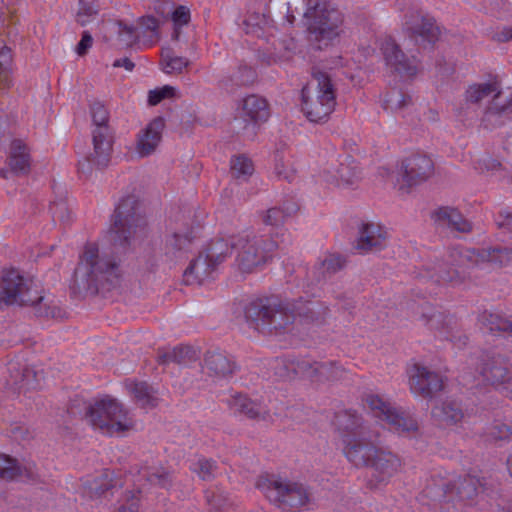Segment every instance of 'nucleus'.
I'll use <instances>...</instances> for the list:
<instances>
[{"instance_id": "nucleus-39", "label": "nucleus", "mask_w": 512, "mask_h": 512, "mask_svg": "<svg viewBox=\"0 0 512 512\" xmlns=\"http://www.w3.org/2000/svg\"><path fill=\"white\" fill-rule=\"evenodd\" d=\"M163 71L167 74H181L190 65L189 59L174 54L171 48L161 53Z\"/></svg>"}, {"instance_id": "nucleus-57", "label": "nucleus", "mask_w": 512, "mask_h": 512, "mask_svg": "<svg viewBox=\"0 0 512 512\" xmlns=\"http://www.w3.org/2000/svg\"><path fill=\"white\" fill-rule=\"evenodd\" d=\"M10 435L15 441L23 445L34 438L33 431L23 425H14L10 430Z\"/></svg>"}, {"instance_id": "nucleus-45", "label": "nucleus", "mask_w": 512, "mask_h": 512, "mask_svg": "<svg viewBox=\"0 0 512 512\" xmlns=\"http://www.w3.org/2000/svg\"><path fill=\"white\" fill-rule=\"evenodd\" d=\"M346 370L336 362H321L318 383H334L344 378Z\"/></svg>"}, {"instance_id": "nucleus-34", "label": "nucleus", "mask_w": 512, "mask_h": 512, "mask_svg": "<svg viewBox=\"0 0 512 512\" xmlns=\"http://www.w3.org/2000/svg\"><path fill=\"white\" fill-rule=\"evenodd\" d=\"M192 230L185 232L175 231L166 241V254L174 258H179L184 252L188 251L192 243Z\"/></svg>"}, {"instance_id": "nucleus-27", "label": "nucleus", "mask_w": 512, "mask_h": 512, "mask_svg": "<svg viewBox=\"0 0 512 512\" xmlns=\"http://www.w3.org/2000/svg\"><path fill=\"white\" fill-rule=\"evenodd\" d=\"M199 352L192 346L179 345L170 351H158L157 362L162 365L176 363L187 365L198 360Z\"/></svg>"}, {"instance_id": "nucleus-41", "label": "nucleus", "mask_w": 512, "mask_h": 512, "mask_svg": "<svg viewBox=\"0 0 512 512\" xmlns=\"http://www.w3.org/2000/svg\"><path fill=\"white\" fill-rule=\"evenodd\" d=\"M230 173L235 179L246 180L254 173V164L244 154L234 155L230 160Z\"/></svg>"}, {"instance_id": "nucleus-42", "label": "nucleus", "mask_w": 512, "mask_h": 512, "mask_svg": "<svg viewBox=\"0 0 512 512\" xmlns=\"http://www.w3.org/2000/svg\"><path fill=\"white\" fill-rule=\"evenodd\" d=\"M24 469L16 458L0 454V479L13 481L23 475Z\"/></svg>"}, {"instance_id": "nucleus-38", "label": "nucleus", "mask_w": 512, "mask_h": 512, "mask_svg": "<svg viewBox=\"0 0 512 512\" xmlns=\"http://www.w3.org/2000/svg\"><path fill=\"white\" fill-rule=\"evenodd\" d=\"M412 106V97L399 90L390 91L384 99L385 109L393 113H402Z\"/></svg>"}, {"instance_id": "nucleus-36", "label": "nucleus", "mask_w": 512, "mask_h": 512, "mask_svg": "<svg viewBox=\"0 0 512 512\" xmlns=\"http://www.w3.org/2000/svg\"><path fill=\"white\" fill-rule=\"evenodd\" d=\"M234 249L232 242H228L222 238L214 239L208 245L205 255L217 267L223 263L226 257Z\"/></svg>"}, {"instance_id": "nucleus-40", "label": "nucleus", "mask_w": 512, "mask_h": 512, "mask_svg": "<svg viewBox=\"0 0 512 512\" xmlns=\"http://www.w3.org/2000/svg\"><path fill=\"white\" fill-rule=\"evenodd\" d=\"M129 390L136 402L143 407H155L158 403L155 390L146 382L133 383Z\"/></svg>"}, {"instance_id": "nucleus-46", "label": "nucleus", "mask_w": 512, "mask_h": 512, "mask_svg": "<svg viewBox=\"0 0 512 512\" xmlns=\"http://www.w3.org/2000/svg\"><path fill=\"white\" fill-rule=\"evenodd\" d=\"M243 25L247 34H254L260 37L264 30L270 27V21L265 14L252 12L245 18Z\"/></svg>"}, {"instance_id": "nucleus-56", "label": "nucleus", "mask_w": 512, "mask_h": 512, "mask_svg": "<svg viewBox=\"0 0 512 512\" xmlns=\"http://www.w3.org/2000/svg\"><path fill=\"white\" fill-rule=\"evenodd\" d=\"M112 29L115 30V32L118 33V37L122 45L124 46H131L135 40V27L133 26H126L122 23H118L116 25L112 26Z\"/></svg>"}, {"instance_id": "nucleus-6", "label": "nucleus", "mask_w": 512, "mask_h": 512, "mask_svg": "<svg viewBox=\"0 0 512 512\" xmlns=\"http://www.w3.org/2000/svg\"><path fill=\"white\" fill-rule=\"evenodd\" d=\"M90 424L113 436L124 435L135 427V421L124 406L113 398H103L90 405L86 411Z\"/></svg>"}, {"instance_id": "nucleus-63", "label": "nucleus", "mask_w": 512, "mask_h": 512, "mask_svg": "<svg viewBox=\"0 0 512 512\" xmlns=\"http://www.w3.org/2000/svg\"><path fill=\"white\" fill-rule=\"evenodd\" d=\"M172 19L176 24L184 25L190 20V11L185 6L177 7L172 13Z\"/></svg>"}, {"instance_id": "nucleus-28", "label": "nucleus", "mask_w": 512, "mask_h": 512, "mask_svg": "<svg viewBox=\"0 0 512 512\" xmlns=\"http://www.w3.org/2000/svg\"><path fill=\"white\" fill-rule=\"evenodd\" d=\"M242 116L250 121L264 122L269 117L267 101L258 95H249L242 101Z\"/></svg>"}, {"instance_id": "nucleus-18", "label": "nucleus", "mask_w": 512, "mask_h": 512, "mask_svg": "<svg viewBox=\"0 0 512 512\" xmlns=\"http://www.w3.org/2000/svg\"><path fill=\"white\" fill-rule=\"evenodd\" d=\"M381 50L387 66L395 72L407 76L416 74L417 67L414 59L406 57L394 39L386 38L382 43Z\"/></svg>"}, {"instance_id": "nucleus-26", "label": "nucleus", "mask_w": 512, "mask_h": 512, "mask_svg": "<svg viewBox=\"0 0 512 512\" xmlns=\"http://www.w3.org/2000/svg\"><path fill=\"white\" fill-rule=\"evenodd\" d=\"M432 417L443 426H454L462 422L464 413L455 401H443L432 409Z\"/></svg>"}, {"instance_id": "nucleus-21", "label": "nucleus", "mask_w": 512, "mask_h": 512, "mask_svg": "<svg viewBox=\"0 0 512 512\" xmlns=\"http://www.w3.org/2000/svg\"><path fill=\"white\" fill-rule=\"evenodd\" d=\"M8 165L16 175H27L31 170L30 148L23 139L13 138L9 145Z\"/></svg>"}, {"instance_id": "nucleus-3", "label": "nucleus", "mask_w": 512, "mask_h": 512, "mask_svg": "<svg viewBox=\"0 0 512 512\" xmlns=\"http://www.w3.org/2000/svg\"><path fill=\"white\" fill-rule=\"evenodd\" d=\"M484 252L450 249L447 254L425 266L427 277L439 285L458 286L470 279L465 268L477 266L486 260Z\"/></svg>"}, {"instance_id": "nucleus-49", "label": "nucleus", "mask_w": 512, "mask_h": 512, "mask_svg": "<svg viewBox=\"0 0 512 512\" xmlns=\"http://www.w3.org/2000/svg\"><path fill=\"white\" fill-rule=\"evenodd\" d=\"M272 45L274 51L270 52L268 56V64L289 59L290 52L294 49V43L292 39L289 41H274Z\"/></svg>"}, {"instance_id": "nucleus-8", "label": "nucleus", "mask_w": 512, "mask_h": 512, "mask_svg": "<svg viewBox=\"0 0 512 512\" xmlns=\"http://www.w3.org/2000/svg\"><path fill=\"white\" fill-rule=\"evenodd\" d=\"M256 485L282 510L300 508L309 502V493L303 484L277 474L261 475Z\"/></svg>"}, {"instance_id": "nucleus-51", "label": "nucleus", "mask_w": 512, "mask_h": 512, "mask_svg": "<svg viewBox=\"0 0 512 512\" xmlns=\"http://www.w3.org/2000/svg\"><path fill=\"white\" fill-rule=\"evenodd\" d=\"M11 71L12 53L10 48L5 46L0 50V85L6 87L10 84Z\"/></svg>"}, {"instance_id": "nucleus-47", "label": "nucleus", "mask_w": 512, "mask_h": 512, "mask_svg": "<svg viewBox=\"0 0 512 512\" xmlns=\"http://www.w3.org/2000/svg\"><path fill=\"white\" fill-rule=\"evenodd\" d=\"M366 403L374 412L375 416L384 421L388 420V416H390L395 409L390 403L384 401L381 397L375 394L367 395Z\"/></svg>"}, {"instance_id": "nucleus-14", "label": "nucleus", "mask_w": 512, "mask_h": 512, "mask_svg": "<svg viewBox=\"0 0 512 512\" xmlns=\"http://www.w3.org/2000/svg\"><path fill=\"white\" fill-rule=\"evenodd\" d=\"M410 390L417 396L432 399L444 389L443 377L418 363L409 369Z\"/></svg>"}, {"instance_id": "nucleus-2", "label": "nucleus", "mask_w": 512, "mask_h": 512, "mask_svg": "<svg viewBox=\"0 0 512 512\" xmlns=\"http://www.w3.org/2000/svg\"><path fill=\"white\" fill-rule=\"evenodd\" d=\"M90 114L94 126L91 132L93 147L85 159L79 162V170L85 175H91L94 169L102 170L108 166L114 143L113 130L109 124L110 116L104 103L93 100Z\"/></svg>"}, {"instance_id": "nucleus-60", "label": "nucleus", "mask_w": 512, "mask_h": 512, "mask_svg": "<svg viewBox=\"0 0 512 512\" xmlns=\"http://www.w3.org/2000/svg\"><path fill=\"white\" fill-rule=\"evenodd\" d=\"M174 94L175 88L167 85L159 90L150 91L148 101L151 105H156L165 98L173 97Z\"/></svg>"}, {"instance_id": "nucleus-7", "label": "nucleus", "mask_w": 512, "mask_h": 512, "mask_svg": "<svg viewBox=\"0 0 512 512\" xmlns=\"http://www.w3.org/2000/svg\"><path fill=\"white\" fill-rule=\"evenodd\" d=\"M308 31V40L316 50H321L338 37L342 23L340 13L329 8L326 3L309 6L304 14Z\"/></svg>"}, {"instance_id": "nucleus-24", "label": "nucleus", "mask_w": 512, "mask_h": 512, "mask_svg": "<svg viewBox=\"0 0 512 512\" xmlns=\"http://www.w3.org/2000/svg\"><path fill=\"white\" fill-rule=\"evenodd\" d=\"M432 217L436 223L451 230L467 233L472 229L471 224L463 218L457 209L452 207H440L432 213Z\"/></svg>"}, {"instance_id": "nucleus-22", "label": "nucleus", "mask_w": 512, "mask_h": 512, "mask_svg": "<svg viewBox=\"0 0 512 512\" xmlns=\"http://www.w3.org/2000/svg\"><path fill=\"white\" fill-rule=\"evenodd\" d=\"M294 314L301 322L306 324H322L329 313V308L323 302L303 300L302 298L293 304Z\"/></svg>"}, {"instance_id": "nucleus-4", "label": "nucleus", "mask_w": 512, "mask_h": 512, "mask_svg": "<svg viewBox=\"0 0 512 512\" xmlns=\"http://www.w3.org/2000/svg\"><path fill=\"white\" fill-rule=\"evenodd\" d=\"M336 106V91L330 75L313 69L312 79L302 89V111L310 122L324 123Z\"/></svg>"}, {"instance_id": "nucleus-5", "label": "nucleus", "mask_w": 512, "mask_h": 512, "mask_svg": "<svg viewBox=\"0 0 512 512\" xmlns=\"http://www.w3.org/2000/svg\"><path fill=\"white\" fill-rule=\"evenodd\" d=\"M246 316L264 335L287 333L295 321L293 305L286 302H253L247 307Z\"/></svg>"}, {"instance_id": "nucleus-32", "label": "nucleus", "mask_w": 512, "mask_h": 512, "mask_svg": "<svg viewBox=\"0 0 512 512\" xmlns=\"http://www.w3.org/2000/svg\"><path fill=\"white\" fill-rule=\"evenodd\" d=\"M204 364L210 374L218 377H225L234 370L233 363L220 352H208Z\"/></svg>"}, {"instance_id": "nucleus-9", "label": "nucleus", "mask_w": 512, "mask_h": 512, "mask_svg": "<svg viewBox=\"0 0 512 512\" xmlns=\"http://www.w3.org/2000/svg\"><path fill=\"white\" fill-rule=\"evenodd\" d=\"M44 296L31 279H27L15 270L7 271L0 279V307L37 306Z\"/></svg>"}, {"instance_id": "nucleus-17", "label": "nucleus", "mask_w": 512, "mask_h": 512, "mask_svg": "<svg viewBox=\"0 0 512 512\" xmlns=\"http://www.w3.org/2000/svg\"><path fill=\"white\" fill-rule=\"evenodd\" d=\"M433 161L424 154H413L401 162V176L407 187L418 185L433 174Z\"/></svg>"}, {"instance_id": "nucleus-1", "label": "nucleus", "mask_w": 512, "mask_h": 512, "mask_svg": "<svg viewBox=\"0 0 512 512\" xmlns=\"http://www.w3.org/2000/svg\"><path fill=\"white\" fill-rule=\"evenodd\" d=\"M147 221L140 199L135 195L123 197L114 212L109 229L111 252L97 242H87L70 281V290L77 296H93L119 286L122 272L116 254L125 253L146 233Z\"/></svg>"}, {"instance_id": "nucleus-48", "label": "nucleus", "mask_w": 512, "mask_h": 512, "mask_svg": "<svg viewBox=\"0 0 512 512\" xmlns=\"http://www.w3.org/2000/svg\"><path fill=\"white\" fill-rule=\"evenodd\" d=\"M115 487H122V482L115 478V474L112 471H105L91 484V489H93L97 494H102Z\"/></svg>"}, {"instance_id": "nucleus-59", "label": "nucleus", "mask_w": 512, "mask_h": 512, "mask_svg": "<svg viewBox=\"0 0 512 512\" xmlns=\"http://www.w3.org/2000/svg\"><path fill=\"white\" fill-rule=\"evenodd\" d=\"M488 328L491 332L502 331L510 332L512 334V323L498 315H490L487 319Z\"/></svg>"}, {"instance_id": "nucleus-53", "label": "nucleus", "mask_w": 512, "mask_h": 512, "mask_svg": "<svg viewBox=\"0 0 512 512\" xmlns=\"http://www.w3.org/2000/svg\"><path fill=\"white\" fill-rule=\"evenodd\" d=\"M346 259L338 254H329L320 262V266L325 273L334 274L346 266Z\"/></svg>"}, {"instance_id": "nucleus-25", "label": "nucleus", "mask_w": 512, "mask_h": 512, "mask_svg": "<svg viewBox=\"0 0 512 512\" xmlns=\"http://www.w3.org/2000/svg\"><path fill=\"white\" fill-rule=\"evenodd\" d=\"M217 269L205 254H200L194 259L189 267L184 271V281L186 284H201L209 278Z\"/></svg>"}, {"instance_id": "nucleus-31", "label": "nucleus", "mask_w": 512, "mask_h": 512, "mask_svg": "<svg viewBox=\"0 0 512 512\" xmlns=\"http://www.w3.org/2000/svg\"><path fill=\"white\" fill-rule=\"evenodd\" d=\"M493 99L500 98L501 90L497 81H489L470 85L466 90V100L470 103H479L490 95Z\"/></svg>"}, {"instance_id": "nucleus-33", "label": "nucleus", "mask_w": 512, "mask_h": 512, "mask_svg": "<svg viewBox=\"0 0 512 512\" xmlns=\"http://www.w3.org/2000/svg\"><path fill=\"white\" fill-rule=\"evenodd\" d=\"M386 422L398 433L419 435L420 428L417 420L396 408Z\"/></svg>"}, {"instance_id": "nucleus-50", "label": "nucleus", "mask_w": 512, "mask_h": 512, "mask_svg": "<svg viewBox=\"0 0 512 512\" xmlns=\"http://www.w3.org/2000/svg\"><path fill=\"white\" fill-rule=\"evenodd\" d=\"M509 114H512V95L505 103H501L499 98L492 99L485 111L484 120L490 121L493 116L501 117Z\"/></svg>"}, {"instance_id": "nucleus-44", "label": "nucleus", "mask_w": 512, "mask_h": 512, "mask_svg": "<svg viewBox=\"0 0 512 512\" xmlns=\"http://www.w3.org/2000/svg\"><path fill=\"white\" fill-rule=\"evenodd\" d=\"M146 480L151 485L164 490H169L173 484L171 471L163 466L148 467L146 469Z\"/></svg>"}, {"instance_id": "nucleus-11", "label": "nucleus", "mask_w": 512, "mask_h": 512, "mask_svg": "<svg viewBox=\"0 0 512 512\" xmlns=\"http://www.w3.org/2000/svg\"><path fill=\"white\" fill-rule=\"evenodd\" d=\"M485 384L500 387L512 382V365L509 358L495 351H483L469 360Z\"/></svg>"}, {"instance_id": "nucleus-37", "label": "nucleus", "mask_w": 512, "mask_h": 512, "mask_svg": "<svg viewBox=\"0 0 512 512\" xmlns=\"http://www.w3.org/2000/svg\"><path fill=\"white\" fill-rule=\"evenodd\" d=\"M337 427L345 432H357L363 424L362 416L355 410L344 409L336 413Z\"/></svg>"}, {"instance_id": "nucleus-52", "label": "nucleus", "mask_w": 512, "mask_h": 512, "mask_svg": "<svg viewBox=\"0 0 512 512\" xmlns=\"http://www.w3.org/2000/svg\"><path fill=\"white\" fill-rule=\"evenodd\" d=\"M275 173L280 180L292 183L297 174L294 163L289 159H280L275 166Z\"/></svg>"}, {"instance_id": "nucleus-13", "label": "nucleus", "mask_w": 512, "mask_h": 512, "mask_svg": "<svg viewBox=\"0 0 512 512\" xmlns=\"http://www.w3.org/2000/svg\"><path fill=\"white\" fill-rule=\"evenodd\" d=\"M402 459L391 451L377 449L371 461L372 474L367 482L370 489H380L402 469Z\"/></svg>"}, {"instance_id": "nucleus-58", "label": "nucleus", "mask_w": 512, "mask_h": 512, "mask_svg": "<svg viewBox=\"0 0 512 512\" xmlns=\"http://www.w3.org/2000/svg\"><path fill=\"white\" fill-rule=\"evenodd\" d=\"M195 472L202 480H210L214 476L215 462L209 459H199Z\"/></svg>"}, {"instance_id": "nucleus-16", "label": "nucleus", "mask_w": 512, "mask_h": 512, "mask_svg": "<svg viewBox=\"0 0 512 512\" xmlns=\"http://www.w3.org/2000/svg\"><path fill=\"white\" fill-rule=\"evenodd\" d=\"M321 175L327 183L335 186H350L360 179L357 167L348 158L331 157L327 159L322 167Z\"/></svg>"}, {"instance_id": "nucleus-29", "label": "nucleus", "mask_w": 512, "mask_h": 512, "mask_svg": "<svg viewBox=\"0 0 512 512\" xmlns=\"http://www.w3.org/2000/svg\"><path fill=\"white\" fill-rule=\"evenodd\" d=\"M376 451L377 448L375 446L362 442L349 444L344 449L345 456L356 467H370Z\"/></svg>"}, {"instance_id": "nucleus-12", "label": "nucleus", "mask_w": 512, "mask_h": 512, "mask_svg": "<svg viewBox=\"0 0 512 512\" xmlns=\"http://www.w3.org/2000/svg\"><path fill=\"white\" fill-rule=\"evenodd\" d=\"M481 485L479 479L470 475H461L448 480L441 487H427L426 496L435 502H469L474 499Z\"/></svg>"}, {"instance_id": "nucleus-20", "label": "nucleus", "mask_w": 512, "mask_h": 512, "mask_svg": "<svg viewBox=\"0 0 512 512\" xmlns=\"http://www.w3.org/2000/svg\"><path fill=\"white\" fill-rule=\"evenodd\" d=\"M164 127V119L156 117L139 133L135 150L140 157H146L155 152L162 139Z\"/></svg>"}, {"instance_id": "nucleus-15", "label": "nucleus", "mask_w": 512, "mask_h": 512, "mask_svg": "<svg viewBox=\"0 0 512 512\" xmlns=\"http://www.w3.org/2000/svg\"><path fill=\"white\" fill-rule=\"evenodd\" d=\"M408 37L418 45H433L441 35V30L433 17L419 12L412 13L405 22Z\"/></svg>"}, {"instance_id": "nucleus-30", "label": "nucleus", "mask_w": 512, "mask_h": 512, "mask_svg": "<svg viewBox=\"0 0 512 512\" xmlns=\"http://www.w3.org/2000/svg\"><path fill=\"white\" fill-rule=\"evenodd\" d=\"M299 210L297 203L286 201L280 207H272L267 209L262 215V222L266 226L280 227L287 218L294 216Z\"/></svg>"}, {"instance_id": "nucleus-43", "label": "nucleus", "mask_w": 512, "mask_h": 512, "mask_svg": "<svg viewBox=\"0 0 512 512\" xmlns=\"http://www.w3.org/2000/svg\"><path fill=\"white\" fill-rule=\"evenodd\" d=\"M233 405L239 413L253 419H265L266 413L262 412L259 405L244 395H236L234 397Z\"/></svg>"}, {"instance_id": "nucleus-64", "label": "nucleus", "mask_w": 512, "mask_h": 512, "mask_svg": "<svg viewBox=\"0 0 512 512\" xmlns=\"http://www.w3.org/2000/svg\"><path fill=\"white\" fill-rule=\"evenodd\" d=\"M511 435L510 428L504 424H497L490 430V436L495 440H505Z\"/></svg>"}, {"instance_id": "nucleus-23", "label": "nucleus", "mask_w": 512, "mask_h": 512, "mask_svg": "<svg viewBox=\"0 0 512 512\" xmlns=\"http://www.w3.org/2000/svg\"><path fill=\"white\" fill-rule=\"evenodd\" d=\"M8 372L7 384L15 390L29 389L37 381V374L34 369L25 364L11 362L8 365Z\"/></svg>"}, {"instance_id": "nucleus-62", "label": "nucleus", "mask_w": 512, "mask_h": 512, "mask_svg": "<svg viewBox=\"0 0 512 512\" xmlns=\"http://www.w3.org/2000/svg\"><path fill=\"white\" fill-rule=\"evenodd\" d=\"M138 494H139V492L128 491L125 495L126 501L128 504L122 505L119 508V512H138V509H139Z\"/></svg>"}, {"instance_id": "nucleus-10", "label": "nucleus", "mask_w": 512, "mask_h": 512, "mask_svg": "<svg viewBox=\"0 0 512 512\" xmlns=\"http://www.w3.org/2000/svg\"><path fill=\"white\" fill-rule=\"evenodd\" d=\"M232 246L236 251L238 268L244 273H250L266 262L268 253L273 251L277 244L271 239L243 232L233 239Z\"/></svg>"}, {"instance_id": "nucleus-55", "label": "nucleus", "mask_w": 512, "mask_h": 512, "mask_svg": "<svg viewBox=\"0 0 512 512\" xmlns=\"http://www.w3.org/2000/svg\"><path fill=\"white\" fill-rule=\"evenodd\" d=\"M97 16V9L93 3L88 0H80V7L76 15V20L81 26L90 23Z\"/></svg>"}, {"instance_id": "nucleus-19", "label": "nucleus", "mask_w": 512, "mask_h": 512, "mask_svg": "<svg viewBox=\"0 0 512 512\" xmlns=\"http://www.w3.org/2000/svg\"><path fill=\"white\" fill-rule=\"evenodd\" d=\"M387 239L386 230L375 222H362L358 227V237L356 239L355 249L368 253L372 250H381Z\"/></svg>"}, {"instance_id": "nucleus-35", "label": "nucleus", "mask_w": 512, "mask_h": 512, "mask_svg": "<svg viewBox=\"0 0 512 512\" xmlns=\"http://www.w3.org/2000/svg\"><path fill=\"white\" fill-rule=\"evenodd\" d=\"M422 321L429 329L443 332L449 329L452 325V318L446 315L444 312L429 308L421 315Z\"/></svg>"}, {"instance_id": "nucleus-61", "label": "nucleus", "mask_w": 512, "mask_h": 512, "mask_svg": "<svg viewBox=\"0 0 512 512\" xmlns=\"http://www.w3.org/2000/svg\"><path fill=\"white\" fill-rule=\"evenodd\" d=\"M320 363L321 362H311L308 360H305V370L302 372L301 377L307 378L311 380L312 382L318 383L319 378V372H320Z\"/></svg>"}, {"instance_id": "nucleus-54", "label": "nucleus", "mask_w": 512, "mask_h": 512, "mask_svg": "<svg viewBox=\"0 0 512 512\" xmlns=\"http://www.w3.org/2000/svg\"><path fill=\"white\" fill-rule=\"evenodd\" d=\"M51 212L54 223L68 225L72 221V212L64 202L53 203L51 206Z\"/></svg>"}]
</instances>
